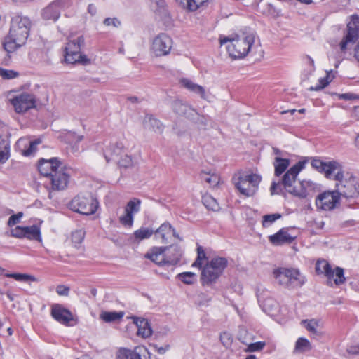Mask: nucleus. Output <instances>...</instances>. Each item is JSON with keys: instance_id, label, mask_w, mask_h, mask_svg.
<instances>
[{"instance_id": "nucleus-35", "label": "nucleus", "mask_w": 359, "mask_h": 359, "mask_svg": "<svg viewBox=\"0 0 359 359\" xmlns=\"http://www.w3.org/2000/svg\"><path fill=\"white\" fill-rule=\"evenodd\" d=\"M123 311H104L100 314V318L106 323H111L118 320L123 317Z\"/></svg>"}, {"instance_id": "nucleus-22", "label": "nucleus", "mask_w": 359, "mask_h": 359, "mask_svg": "<svg viewBox=\"0 0 359 359\" xmlns=\"http://www.w3.org/2000/svg\"><path fill=\"white\" fill-rule=\"evenodd\" d=\"M123 153V144L121 142L111 144L104 151V156L107 163L116 161Z\"/></svg>"}, {"instance_id": "nucleus-8", "label": "nucleus", "mask_w": 359, "mask_h": 359, "mask_svg": "<svg viewBox=\"0 0 359 359\" xmlns=\"http://www.w3.org/2000/svg\"><path fill=\"white\" fill-rule=\"evenodd\" d=\"M236 188L240 194L246 196H252L258 189L261 177L256 174L243 175L236 180L233 178Z\"/></svg>"}, {"instance_id": "nucleus-45", "label": "nucleus", "mask_w": 359, "mask_h": 359, "mask_svg": "<svg viewBox=\"0 0 359 359\" xmlns=\"http://www.w3.org/2000/svg\"><path fill=\"white\" fill-rule=\"evenodd\" d=\"M203 201L204 205L208 209L212 210L213 211L218 210L219 204L217 203V201L212 197L210 196L203 197Z\"/></svg>"}, {"instance_id": "nucleus-13", "label": "nucleus", "mask_w": 359, "mask_h": 359, "mask_svg": "<svg viewBox=\"0 0 359 359\" xmlns=\"http://www.w3.org/2000/svg\"><path fill=\"white\" fill-rule=\"evenodd\" d=\"M172 46V39L168 34L161 33L154 39L151 49L156 56L160 57L168 55Z\"/></svg>"}, {"instance_id": "nucleus-23", "label": "nucleus", "mask_w": 359, "mask_h": 359, "mask_svg": "<svg viewBox=\"0 0 359 359\" xmlns=\"http://www.w3.org/2000/svg\"><path fill=\"white\" fill-rule=\"evenodd\" d=\"M295 239L288 233L285 229H281L279 231L273 235L269 236V241L273 245H282L283 244H290Z\"/></svg>"}, {"instance_id": "nucleus-51", "label": "nucleus", "mask_w": 359, "mask_h": 359, "mask_svg": "<svg viewBox=\"0 0 359 359\" xmlns=\"http://www.w3.org/2000/svg\"><path fill=\"white\" fill-rule=\"evenodd\" d=\"M220 341L225 347H229L233 341L232 335L227 332H224L220 335Z\"/></svg>"}, {"instance_id": "nucleus-24", "label": "nucleus", "mask_w": 359, "mask_h": 359, "mask_svg": "<svg viewBox=\"0 0 359 359\" xmlns=\"http://www.w3.org/2000/svg\"><path fill=\"white\" fill-rule=\"evenodd\" d=\"M134 324L137 327V334L142 338L149 337L152 334V330L147 320L135 316L132 317Z\"/></svg>"}, {"instance_id": "nucleus-46", "label": "nucleus", "mask_w": 359, "mask_h": 359, "mask_svg": "<svg viewBox=\"0 0 359 359\" xmlns=\"http://www.w3.org/2000/svg\"><path fill=\"white\" fill-rule=\"evenodd\" d=\"M85 236V231L83 229H77L72 232V240L76 244H80L83 241Z\"/></svg>"}, {"instance_id": "nucleus-34", "label": "nucleus", "mask_w": 359, "mask_h": 359, "mask_svg": "<svg viewBox=\"0 0 359 359\" xmlns=\"http://www.w3.org/2000/svg\"><path fill=\"white\" fill-rule=\"evenodd\" d=\"M311 348L310 341L306 338L300 337L295 343L294 353H304L311 350Z\"/></svg>"}, {"instance_id": "nucleus-20", "label": "nucleus", "mask_w": 359, "mask_h": 359, "mask_svg": "<svg viewBox=\"0 0 359 359\" xmlns=\"http://www.w3.org/2000/svg\"><path fill=\"white\" fill-rule=\"evenodd\" d=\"M299 184V187H297L294 196L299 198H305L318 190V184L311 180H302Z\"/></svg>"}, {"instance_id": "nucleus-10", "label": "nucleus", "mask_w": 359, "mask_h": 359, "mask_svg": "<svg viewBox=\"0 0 359 359\" xmlns=\"http://www.w3.org/2000/svg\"><path fill=\"white\" fill-rule=\"evenodd\" d=\"M341 197L337 190L325 191L319 194L316 198V206L318 210L331 211L340 205Z\"/></svg>"}, {"instance_id": "nucleus-48", "label": "nucleus", "mask_w": 359, "mask_h": 359, "mask_svg": "<svg viewBox=\"0 0 359 359\" xmlns=\"http://www.w3.org/2000/svg\"><path fill=\"white\" fill-rule=\"evenodd\" d=\"M134 221V215L125 212V215L120 217V222L125 226H132Z\"/></svg>"}, {"instance_id": "nucleus-55", "label": "nucleus", "mask_w": 359, "mask_h": 359, "mask_svg": "<svg viewBox=\"0 0 359 359\" xmlns=\"http://www.w3.org/2000/svg\"><path fill=\"white\" fill-rule=\"evenodd\" d=\"M103 24L117 28L121 25V22L117 18H107L104 20Z\"/></svg>"}, {"instance_id": "nucleus-60", "label": "nucleus", "mask_w": 359, "mask_h": 359, "mask_svg": "<svg viewBox=\"0 0 359 359\" xmlns=\"http://www.w3.org/2000/svg\"><path fill=\"white\" fill-rule=\"evenodd\" d=\"M137 347H142L144 349V351L145 353H142V354H141V355H140V356H137L136 359H151L150 353L144 346H137Z\"/></svg>"}, {"instance_id": "nucleus-4", "label": "nucleus", "mask_w": 359, "mask_h": 359, "mask_svg": "<svg viewBox=\"0 0 359 359\" xmlns=\"http://www.w3.org/2000/svg\"><path fill=\"white\" fill-rule=\"evenodd\" d=\"M273 274L278 284L288 290L301 287L306 282L305 277L299 271L293 268H278L273 271Z\"/></svg>"}, {"instance_id": "nucleus-52", "label": "nucleus", "mask_w": 359, "mask_h": 359, "mask_svg": "<svg viewBox=\"0 0 359 359\" xmlns=\"http://www.w3.org/2000/svg\"><path fill=\"white\" fill-rule=\"evenodd\" d=\"M11 236L15 238H25V227L18 226L11 229Z\"/></svg>"}, {"instance_id": "nucleus-18", "label": "nucleus", "mask_w": 359, "mask_h": 359, "mask_svg": "<svg viewBox=\"0 0 359 359\" xmlns=\"http://www.w3.org/2000/svg\"><path fill=\"white\" fill-rule=\"evenodd\" d=\"M154 234L156 238L161 239L163 243H168L172 236L180 241L182 240L179 234L175 231V229L168 222L163 223L159 228L154 231Z\"/></svg>"}, {"instance_id": "nucleus-41", "label": "nucleus", "mask_w": 359, "mask_h": 359, "mask_svg": "<svg viewBox=\"0 0 359 359\" xmlns=\"http://www.w3.org/2000/svg\"><path fill=\"white\" fill-rule=\"evenodd\" d=\"M6 277L14 278L18 281H36V278L34 276L25 274V273H6Z\"/></svg>"}, {"instance_id": "nucleus-17", "label": "nucleus", "mask_w": 359, "mask_h": 359, "mask_svg": "<svg viewBox=\"0 0 359 359\" xmlns=\"http://www.w3.org/2000/svg\"><path fill=\"white\" fill-rule=\"evenodd\" d=\"M62 165L58 158L50 159L41 158L39 161L38 169L41 175L48 177L52 173L57 170Z\"/></svg>"}, {"instance_id": "nucleus-6", "label": "nucleus", "mask_w": 359, "mask_h": 359, "mask_svg": "<svg viewBox=\"0 0 359 359\" xmlns=\"http://www.w3.org/2000/svg\"><path fill=\"white\" fill-rule=\"evenodd\" d=\"M84 43L83 36H79L67 43L65 48V61L66 63H81L82 65L90 63V60L85 55L81 54V48L84 46Z\"/></svg>"}, {"instance_id": "nucleus-19", "label": "nucleus", "mask_w": 359, "mask_h": 359, "mask_svg": "<svg viewBox=\"0 0 359 359\" xmlns=\"http://www.w3.org/2000/svg\"><path fill=\"white\" fill-rule=\"evenodd\" d=\"M51 316L57 322L63 325H69L73 320V315L69 310L60 304H54L51 308Z\"/></svg>"}, {"instance_id": "nucleus-25", "label": "nucleus", "mask_w": 359, "mask_h": 359, "mask_svg": "<svg viewBox=\"0 0 359 359\" xmlns=\"http://www.w3.org/2000/svg\"><path fill=\"white\" fill-rule=\"evenodd\" d=\"M167 248L165 259L167 264L175 265L179 263L182 255V252L178 245H170Z\"/></svg>"}, {"instance_id": "nucleus-29", "label": "nucleus", "mask_w": 359, "mask_h": 359, "mask_svg": "<svg viewBox=\"0 0 359 359\" xmlns=\"http://www.w3.org/2000/svg\"><path fill=\"white\" fill-rule=\"evenodd\" d=\"M316 271L318 273H324L328 279V284L332 285V279L334 278V271L326 261H318L316 265Z\"/></svg>"}, {"instance_id": "nucleus-57", "label": "nucleus", "mask_w": 359, "mask_h": 359, "mask_svg": "<svg viewBox=\"0 0 359 359\" xmlns=\"http://www.w3.org/2000/svg\"><path fill=\"white\" fill-rule=\"evenodd\" d=\"M22 216H23V213L21 212H18L15 215H11L8 219V226H13L15 225L16 224H18L20 222V220Z\"/></svg>"}, {"instance_id": "nucleus-31", "label": "nucleus", "mask_w": 359, "mask_h": 359, "mask_svg": "<svg viewBox=\"0 0 359 359\" xmlns=\"http://www.w3.org/2000/svg\"><path fill=\"white\" fill-rule=\"evenodd\" d=\"M180 82L182 86L187 90L199 95L202 98L205 97V91L203 86L194 83L192 81L187 78L181 79Z\"/></svg>"}, {"instance_id": "nucleus-53", "label": "nucleus", "mask_w": 359, "mask_h": 359, "mask_svg": "<svg viewBox=\"0 0 359 359\" xmlns=\"http://www.w3.org/2000/svg\"><path fill=\"white\" fill-rule=\"evenodd\" d=\"M121 167L128 168L132 165V158L128 155L122 156L116 161Z\"/></svg>"}, {"instance_id": "nucleus-54", "label": "nucleus", "mask_w": 359, "mask_h": 359, "mask_svg": "<svg viewBox=\"0 0 359 359\" xmlns=\"http://www.w3.org/2000/svg\"><path fill=\"white\" fill-rule=\"evenodd\" d=\"M337 96L339 100H359V95L353 93H339Z\"/></svg>"}, {"instance_id": "nucleus-33", "label": "nucleus", "mask_w": 359, "mask_h": 359, "mask_svg": "<svg viewBox=\"0 0 359 359\" xmlns=\"http://www.w3.org/2000/svg\"><path fill=\"white\" fill-rule=\"evenodd\" d=\"M25 43L18 42L15 37H10V34L6 38L3 44L4 50L8 53H13L18 48L22 46Z\"/></svg>"}, {"instance_id": "nucleus-47", "label": "nucleus", "mask_w": 359, "mask_h": 359, "mask_svg": "<svg viewBox=\"0 0 359 359\" xmlns=\"http://www.w3.org/2000/svg\"><path fill=\"white\" fill-rule=\"evenodd\" d=\"M41 142L39 140H36L32 142H29V147L27 149H24L22 151V154L25 156H29L35 152L36 149V145Z\"/></svg>"}, {"instance_id": "nucleus-64", "label": "nucleus", "mask_w": 359, "mask_h": 359, "mask_svg": "<svg viewBox=\"0 0 359 359\" xmlns=\"http://www.w3.org/2000/svg\"><path fill=\"white\" fill-rule=\"evenodd\" d=\"M88 12L91 15H95V13L97 12L96 6L94 4H89L88 6Z\"/></svg>"}, {"instance_id": "nucleus-63", "label": "nucleus", "mask_w": 359, "mask_h": 359, "mask_svg": "<svg viewBox=\"0 0 359 359\" xmlns=\"http://www.w3.org/2000/svg\"><path fill=\"white\" fill-rule=\"evenodd\" d=\"M154 348L159 354H164L169 349L170 346L166 345L165 347H157V346H155Z\"/></svg>"}, {"instance_id": "nucleus-30", "label": "nucleus", "mask_w": 359, "mask_h": 359, "mask_svg": "<svg viewBox=\"0 0 359 359\" xmlns=\"http://www.w3.org/2000/svg\"><path fill=\"white\" fill-rule=\"evenodd\" d=\"M184 9L194 12L206 6L208 0H176Z\"/></svg>"}, {"instance_id": "nucleus-56", "label": "nucleus", "mask_w": 359, "mask_h": 359, "mask_svg": "<svg viewBox=\"0 0 359 359\" xmlns=\"http://www.w3.org/2000/svg\"><path fill=\"white\" fill-rule=\"evenodd\" d=\"M266 344L264 341L252 343L248 346V351L250 352L259 351L264 348Z\"/></svg>"}, {"instance_id": "nucleus-37", "label": "nucleus", "mask_w": 359, "mask_h": 359, "mask_svg": "<svg viewBox=\"0 0 359 359\" xmlns=\"http://www.w3.org/2000/svg\"><path fill=\"white\" fill-rule=\"evenodd\" d=\"M141 203V200L137 198H132L127 203L125 207V212L134 215V214L140 211Z\"/></svg>"}, {"instance_id": "nucleus-39", "label": "nucleus", "mask_w": 359, "mask_h": 359, "mask_svg": "<svg viewBox=\"0 0 359 359\" xmlns=\"http://www.w3.org/2000/svg\"><path fill=\"white\" fill-rule=\"evenodd\" d=\"M154 234V230L145 227H141L136 230L134 233V238L136 241H140L150 238Z\"/></svg>"}, {"instance_id": "nucleus-38", "label": "nucleus", "mask_w": 359, "mask_h": 359, "mask_svg": "<svg viewBox=\"0 0 359 359\" xmlns=\"http://www.w3.org/2000/svg\"><path fill=\"white\" fill-rule=\"evenodd\" d=\"M199 177L201 181L206 182L211 187L217 185L219 182V177L216 174L210 175L209 172L201 171Z\"/></svg>"}, {"instance_id": "nucleus-12", "label": "nucleus", "mask_w": 359, "mask_h": 359, "mask_svg": "<svg viewBox=\"0 0 359 359\" xmlns=\"http://www.w3.org/2000/svg\"><path fill=\"white\" fill-rule=\"evenodd\" d=\"M347 34L339 43L340 50L345 53L349 44L354 43L359 38V16L353 15L347 25Z\"/></svg>"}, {"instance_id": "nucleus-50", "label": "nucleus", "mask_w": 359, "mask_h": 359, "mask_svg": "<svg viewBox=\"0 0 359 359\" xmlns=\"http://www.w3.org/2000/svg\"><path fill=\"white\" fill-rule=\"evenodd\" d=\"M191 115L193 116L191 119L195 121L196 124H197L198 127L206 125L207 118L205 116L202 114H191Z\"/></svg>"}, {"instance_id": "nucleus-62", "label": "nucleus", "mask_w": 359, "mask_h": 359, "mask_svg": "<svg viewBox=\"0 0 359 359\" xmlns=\"http://www.w3.org/2000/svg\"><path fill=\"white\" fill-rule=\"evenodd\" d=\"M316 323L315 322H313L312 320H310V321L307 322V325H306V327L309 332H316Z\"/></svg>"}, {"instance_id": "nucleus-3", "label": "nucleus", "mask_w": 359, "mask_h": 359, "mask_svg": "<svg viewBox=\"0 0 359 359\" xmlns=\"http://www.w3.org/2000/svg\"><path fill=\"white\" fill-rule=\"evenodd\" d=\"M304 168V162L299 161L292 166L283 176L280 182H273L270 188L271 195L283 194V189L288 193L294 195L297 187L294 185L296 182L297 177L300 171Z\"/></svg>"}, {"instance_id": "nucleus-2", "label": "nucleus", "mask_w": 359, "mask_h": 359, "mask_svg": "<svg viewBox=\"0 0 359 359\" xmlns=\"http://www.w3.org/2000/svg\"><path fill=\"white\" fill-rule=\"evenodd\" d=\"M219 41L221 45L229 42L226 49L230 57L233 59H241L249 53L255 42V35L253 34H243L241 36L233 38L224 36L220 38Z\"/></svg>"}, {"instance_id": "nucleus-49", "label": "nucleus", "mask_w": 359, "mask_h": 359, "mask_svg": "<svg viewBox=\"0 0 359 359\" xmlns=\"http://www.w3.org/2000/svg\"><path fill=\"white\" fill-rule=\"evenodd\" d=\"M0 76L5 79H11L17 77L18 73L13 70H8L0 67Z\"/></svg>"}, {"instance_id": "nucleus-61", "label": "nucleus", "mask_w": 359, "mask_h": 359, "mask_svg": "<svg viewBox=\"0 0 359 359\" xmlns=\"http://www.w3.org/2000/svg\"><path fill=\"white\" fill-rule=\"evenodd\" d=\"M347 351L348 353L353 355L359 354V344L349 346Z\"/></svg>"}, {"instance_id": "nucleus-15", "label": "nucleus", "mask_w": 359, "mask_h": 359, "mask_svg": "<svg viewBox=\"0 0 359 359\" xmlns=\"http://www.w3.org/2000/svg\"><path fill=\"white\" fill-rule=\"evenodd\" d=\"M48 177L51 182L52 189L60 191L65 189L67 187L69 174L67 172V169L62 165L55 172L52 173Z\"/></svg>"}, {"instance_id": "nucleus-32", "label": "nucleus", "mask_w": 359, "mask_h": 359, "mask_svg": "<svg viewBox=\"0 0 359 359\" xmlns=\"http://www.w3.org/2000/svg\"><path fill=\"white\" fill-rule=\"evenodd\" d=\"M275 175L278 177L282 175L290 165V160L280 157H276L273 162Z\"/></svg>"}, {"instance_id": "nucleus-26", "label": "nucleus", "mask_w": 359, "mask_h": 359, "mask_svg": "<svg viewBox=\"0 0 359 359\" xmlns=\"http://www.w3.org/2000/svg\"><path fill=\"white\" fill-rule=\"evenodd\" d=\"M142 347L135 346L134 349L120 348L116 352V359H136L137 356L145 353Z\"/></svg>"}, {"instance_id": "nucleus-28", "label": "nucleus", "mask_w": 359, "mask_h": 359, "mask_svg": "<svg viewBox=\"0 0 359 359\" xmlns=\"http://www.w3.org/2000/svg\"><path fill=\"white\" fill-rule=\"evenodd\" d=\"M143 124L146 129L153 130L155 133L161 134L163 131V125L160 121L154 118L151 114H147L144 119Z\"/></svg>"}, {"instance_id": "nucleus-59", "label": "nucleus", "mask_w": 359, "mask_h": 359, "mask_svg": "<svg viewBox=\"0 0 359 359\" xmlns=\"http://www.w3.org/2000/svg\"><path fill=\"white\" fill-rule=\"evenodd\" d=\"M69 290V287L64 285H59L56 287V292L60 296H67Z\"/></svg>"}, {"instance_id": "nucleus-43", "label": "nucleus", "mask_w": 359, "mask_h": 359, "mask_svg": "<svg viewBox=\"0 0 359 359\" xmlns=\"http://www.w3.org/2000/svg\"><path fill=\"white\" fill-rule=\"evenodd\" d=\"M180 280L185 284L191 285L196 279V274L192 272H184L178 275Z\"/></svg>"}, {"instance_id": "nucleus-58", "label": "nucleus", "mask_w": 359, "mask_h": 359, "mask_svg": "<svg viewBox=\"0 0 359 359\" xmlns=\"http://www.w3.org/2000/svg\"><path fill=\"white\" fill-rule=\"evenodd\" d=\"M330 83V81H329L327 80V78H325V77L321 78L319 79V84H318L315 87H311L310 90H321V89L325 88Z\"/></svg>"}, {"instance_id": "nucleus-36", "label": "nucleus", "mask_w": 359, "mask_h": 359, "mask_svg": "<svg viewBox=\"0 0 359 359\" xmlns=\"http://www.w3.org/2000/svg\"><path fill=\"white\" fill-rule=\"evenodd\" d=\"M25 238L30 240H36L41 241V231L39 226L32 225L31 226H25Z\"/></svg>"}, {"instance_id": "nucleus-14", "label": "nucleus", "mask_w": 359, "mask_h": 359, "mask_svg": "<svg viewBox=\"0 0 359 359\" xmlns=\"http://www.w3.org/2000/svg\"><path fill=\"white\" fill-rule=\"evenodd\" d=\"M72 5L70 0H55L43 10L42 18L44 20L56 21L60 16V11L68 8Z\"/></svg>"}, {"instance_id": "nucleus-9", "label": "nucleus", "mask_w": 359, "mask_h": 359, "mask_svg": "<svg viewBox=\"0 0 359 359\" xmlns=\"http://www.w3.org/2000/svg\"><path fill=\"white\" fill-rule=\"evenodd\" d=\"M70 206L74 212L90 215L96 212L98 208V201L90 194L88 196L78 195L72 200Z\"/></svg>"}, {"instance_id": "nucleus-1", "label": "nucleus", "mask_w": 359, "mask_h": 359, "mask_svg": "<svg viewBox=\"0 0 359 359\" xmlns=\"http://www.w3.org/2000/svg\"><path fill=\"white\" fill-rule=\"evenodd\" d=\"M332 180L336 181L335 188L341 199L346 203L359 196V177L350 175L344 177L342 165L334 174Z\"/></svg>"}, {"instance_id": "nucleus-27", "label": "nucleus", "mask_w": 359, "mask_h": 359, "mask_svg": "<svg viewBox=\"0 0 359 359\" xmlns=\"http://www.w3.org/2000/svg\"><path fill=\"white\" fill-rule=\"evenodd\" d=\"M10 158V142L8 135H0V163H6Z\"/></svg>"}, {"instance_id": "nucleus-16", "label": "nucleus", "mask_w": 359, "mask_h": 359, "mask_svg": "<svg viewBox=\"0 0 359 359\" xmlns=\"http://www.w3.org/2000/svg\"><path fill=\"white\" fill-rule=\"evenodd\" d=\"M311 165L318 171L324 172L326 178L332 180L341 165L335 161L324 162L320 159H313Z\"/></svg>"}, {"instance_id": "nucleus-40", "label": "nucleus", "mask_w": 359, "mask_h": 359, "mask_svg": "<svg viewBox=\"0 0 359 359\" xmlns=\"http://www.w3.org/2000/svg\"><path fill=\"white\" fill-rule=\"evenodd\" d=\"M207 256L202 246L197 247V257L196 261L192 264V266L201 269L203 266V261L206 260Z\"/></svg>"}, {"instance_id": "nucleus-42", "label": "nucleus", "mask_w": 359, "mask_h": 359, "mask_svg": "<svg viewBox=\"0 0 359 359\" xmlns=\"http://www.w3.org/2000/svg\"><path fill=\"white\" fill-rule=\"evenodd\" d=\"M334 271V278L332 279V280H334V283L339 285L345 282V277L344 275V269L341 267H336L335 269H333Z\"/></svg>"}, {"instance_id": "nucleus-44", "label": "nucleus", "mask_w": 359, "mask_h": 359, "mask_svg": "<svg viewBox=\"0 0 359 359\" xmlns=\"http://www.w3.org/2000/svg\"><path fill=\"white\" fill-rule=\"evenodd\" d=\"M280 217H281V215L279 213L264 215L263 219H262V226L264 227H268L273 222H274L276 220L280 219Z\"/></svg>"}, {"instance_id": "nucleus-7", "label": "nucleus", "mask_w": 359, "mask_h": 359, "mask_svg": "<svg viewBox=\"0 0 359 359\" xmlns=\"http://www.w3.org/2000/svg\"><path fill=\"white\" fill-rule=\"evenodd\" d=\"M30 27L31 22L28 18L17 14L11 19L8 34L10 37H15L18 42L26 43Z\"/></svg>"}, {"instance_id": "nucleus-5", "label": "nucleus", "mask_w": 359, "mask_h": 359, "mask_svg": "<svg viewBox=\"0 0 359 359\" xmlns=\"http://www.w3.org/2000/svg\"><path fill=\"white\" fill-rule=\"evenodd\" d=\"M228 261L225 257H215L201 268V281L203 285H210L223 273L226 268Z\"/></svg>"}, {"instance_id": "nucleus-11", "label": "nucleus", "mask_w": 359, "mask_h": 359, "mask_svg": "<svg viewBox=\"0 0 359 359\" xmlns=\"http://www.w3.org/2000/svg\"><path fill=\"white\" fill-rule=\"evenodd\" d=\"M10 102L15 112H26L36 108L37 99L32 93L22 92L11 98Z\"/></svg>"}, {"instance_id": "nucleus-21", "label": "nucleus", "mask_w": 359, "mask_h": 359, "mask_svg": "<svg viewBox=\"0 0 359 359\" xmlns=\"http://www.w3.org/2000/svg\"><path fill=\"white\" fill-rule=\"evenodd\" d=\"M166 247H153L147 252L144 257L150 259L158 266L167 264L165 259Z\"/></svg>"}]
</instances>
